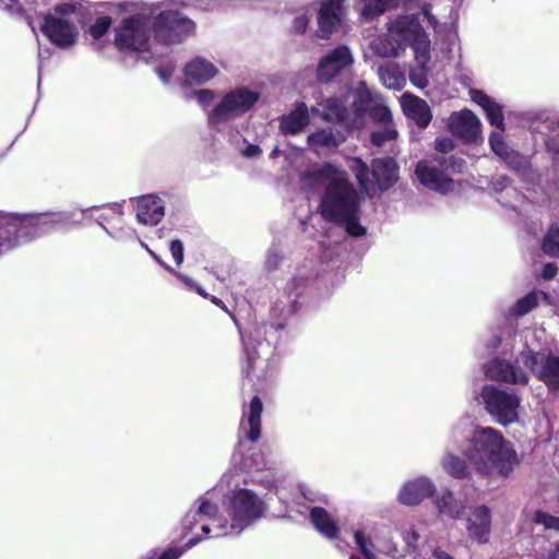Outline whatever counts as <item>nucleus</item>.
I'll return each instance as SVG.
<instances>
[{"label": "nucleus", "mask_w": 559, "mask_h": 559, "mask_svg": "<svg viewBox=\"0 0 559 559\" xmlns=\"http://www.w3.org/2000/svg\"><path fill=\"white\" fill-rule=\"evenodd\" d=\"M195 503L197 506L191 507L182 518L181 526L188 534L199 525L204 536L191 537L183 547H168L157 559H179L186 550L197 546L204 538L238 537L264 519L269 512V504L263 496L241 487L238 483L225 493L222 512L217 504L204 497Z\"/></svg>", "instance_id": "1"}, {"label": "nucleus", "mask_w": 559, "mask_h": 559, "mask_svg": "<svg viewBox=\"0 0 559 559\" xmlns=\"http://www.w3.org/2000/svg\"><path fill=\"white\" fill-rule=\"evenodd\" d=\"M516 326L507 324L491 335L486 346L496 354L484 365V372L490 380L512 385H527L531 373L546 386L548 393H559V356L549 350L534 352L527 346L513 361L506 357L512 355Z\"/></svg>", "instance_id": "2"}, {"label": "nucleus", "mask_w": 559, "mask_h": 559, "mask_svg": "<svg viewBox=\"0 0 559 559\" xmlns=\"http://www.w3.org/2000/svg\"><path fill=\"white\" fill-rule=\"evenodd\" d=\"M299 178L301 187L311 192L323 188L319 212L325 221L344 225L353 237L367 233L359 223L360 197L346 171L332 163H323L302 171Z\"/></svg>", "instance_id": "3"}, {"label": "nucleus", "mask_w": 559, "mask_h": 559, "mask_svg": "<svg viewBox=\"0 0 559 559\" xmlns=\"http://www.w3.org/2000/svg\"><path fill=\"white\" fill-rule=\"evenodd\" d=\"M92 206L53 213L17 215L0 212V254L71 224H80Z\"/></svg>", "instance_id": "4"}, {"label": "nucleus", "mask_w": 559, "mask_h": 559, "mask_svg": "<svg viewBox=\"0 0 559 559\" xmlns=\"http://www.w3.org/2000/svg\"><path fill=\"white\" fill-rule=\"evenodd\" d=\"M463 453L475 472L487 479L507 478L519 463L511 442L491 427L475 429Z\"/></svg>", "instance_id": "5"}, {"label": "nucleus", "mask_w": 559, "mask_h": 559, "mask_svg": "<svg viewBox=\"0 0 559 559\" xmlns=\"http://www.w3.org/2000/svg\"><path fill=\"white\" fill-rule=\"evenodd\" d=\"M169 5L187 7L185 0H166L150 4L153 39L164 46L181 45L197 33V23L183 12Z\"/></svg>", "instance_id": "6"}, {"label": "nucleus", "mask_w": 559, "mask_h": 559, "mask_svg": "<svg viewBox=\"0 0 559 559\" xmlns=\"http://www.w3.org/2000/svg\"><path fill=\"white\" fill-rule=\"evenodd\" d=\"M260 98V92L247 85L229 88L209 111V126L215 130H221L225 124L251 112Z\"/></svg>", "instance_id": "7"}, {"label": "nucleus", "mask_w": 559, "mask_h": 559, "mask_svg": "<svg viewBox=\"0 0 559 559\" xmlns=\"http://www.w3.org/2000/svg\"><path fill=\"white\" fill-rule=\"evenodd\" d=\"M464 167L465 160L461 157L437 155L419 160L415 174L424 187L440 194H448L454 190L452 176L461 174Z\"/></svg>", "instance_id": "8"}, {"label": "nucleus", "mask_w": 559, "mask_h": 559, "mask_svg": "<svg viewBox=\"0 0 559 559\" xmlns=\"http://www.w3.org/2000/svg\"><path fill=\"white\" fill-rule=\"evenodd\" d=\"M153 40L148 7L122 19L115 28V46L123 52H152Z\"/></svg>", "instance_id": "9"}, {"label": "nucleus", "mask_w": 559, "mask_h": 559, "mask_svg": "<svg viewBox=\"0 0 559 559\" xmlns=\"http://www.w3.org/2000/svg\"><path fill=\"white\" fill-rule=\"evenodd\" d=\"M389 38L401 50L411 47L415 60L427 63L430 60V39L415 15L397 16L389 24Z\"/></svg>", "instance_id": "10"}, {"label": "nucleus", "mask_w": 559, "mask_h": 559, "mask_svg": "<svg viewBox=\"0 0 559 559\" xmlns=\"http://www.w3.org/2000/svg\"><path fill=\"white\" fill-rule=\"evenodd\" d=\"M263 411V404L259 396H253L248 411H243V416L239 428V442L237 452L242 456V468L247 472L250 471H262L266 468L267 463L262 452L257 449H252L250 453H243L245 442H255L261 436V414Z\"/></svg>", "instance_id": "11"}, {"label": "nucleus", "mask_w": 559, "mask_h": 559, "mask_svg": "<svg viewBox=\"0 0 559 559\" xmlns=\"http://www.w3.org/2000/svg\"><path fill=\"white\" fill-rule=\"evenodd\" d=\"M241 341L246 356L245 372L253 385L273 376L274 362L270 358L272 354L271 344L262 340V329L254 328L249 335L240 331Z\"/></svg>", "instance_id": "12"}, {"label": "nucleus", "mask_w": 559, "mask_h": 559, "mask_svg": "<svg viewBox=\"0 0 559 559\" xmlns=\"http://www.w3.org/2000/svg\"><path fill=\"white\" fill-rule=\"evenodd\" d=\"M349 167L365 193H369L376 186L380 190H386L397 179V165L391 157L373 159L371 170L361 158L355 157Z\"/></svg>", "instance_id": "13"}, {"label": "nucleus", "mask_w": 559, "mask_h": 559, "mask_svg": "<svg viewBox=\"0 0 559 559\" xmlns=\"http://www.w3.org/2000/svg\"><path fill=\"white\" fill-rule=\"evenodd\" d=\"M480 397L485 409L498 424L507 426L518 421L521 399L513 391L486 384L480 391Z\"/></svg>", "instance_id": "14"}, {"label": "nucleus", "mask_w": 559, "mask_h": 559, "mask_svg": "<svg viewBox=\"0 0 559 559\" xmlns=\"http://www.w3.org/2000/svg\"><path fill=\"white\" fill-rule=\"evenodd\" d=\"M354 61V55L348 46H336L320 59L317 67L318 80L324 83L333 81L336 76L348 72Z\"/></svg>", "instance_id": "15"}, {"label": "nucleus", "mask_w": 559, "mask_h": 559, "mask_svg": "<svg viewBox=\"0 0 559 559\" xmlns=\"http://www.w3.org/2000/svg\"><path fill=\"white\" fill-rule=\"evenodd\" d=\"M40 29L53 45L63 49L72 47L79 36V31L73 20L57 17L52 13H48L43 17Z\"/></svg>", "instance_id": "16"}, {"label": "nucleus", "mask_w": 559, "mask_h": 559, "mask_svg": "<svg viewBox=\"0 0 559 559\" xmlns=\"http://www.w3.org/2000/svg\"><path fill=\"white\" fill-rule=\"evenodd\" d=\"M448 128L452 134L461 138L465 143H473L480 134L481 122L473 111L463 109L449 117Z\"/></svg>", "instance_id": "17"}, {"label": "nucleus", "mask_w": 559, "mask_h": 559, "mask_svg": "<svg viewBox=\"0 0 559 559\" xmlns=\"http://www.w3.org/2000/svg\"><path fill=\"white\" fill-rule=\"evenodd\" d=\"M316 276L313 262L305 261L297 267L296 273L292 280L286 284L284 293L287 297L289 308L286 310L287 314H293L298 309V298L302 295L308 283Z\"/></svg>", "instance_id": "18"}, {"label": "nucleus", "mask_w": 559, "mask_h": 559, "mask_svg": "<svg viewBox=\"0 0 559 559\" xmlns=\"http://www.w3.org/2000/svg\"><path fill=\"white\" fill-rule=\"evenodd\" d=\"M345 0H320L318 10L317 35L321 39H329L336 26L341 23L342 7Z\"/></svg>", "instance_id": "19"}, {"label": "nucleus", "mask_w": 559, "mask_h": 559, "mask_svg": "<svg viewBox=\"0 0 559 559\" xmlns=\"http://www.w3.org/2000/svg\"><path fill=\"white\" fill-rule=\"evenodd\" d=\"M379 96L373 95L365 82H360L355 91L349 108V128H361Z\"/></svg>", "instance_id": "20"}, {"label": "nucleus", "mask_w": 559, "mask_h": 559, "mask_svg": "<svg viewBox=\"0 0 559 559\" xmlns=\"http://www.w3.org/2000/svg\"><path fill=\"white\" fill-rule=\"evenodd\" d=\"M436 492L433 481L425 476L406 481L399 492V501L405 506H417Z\"/></svg>", "instance_id": "21"}, {"label": "nucleus", "mask_w": 559, "mask_h": 559, "mask_svg": "<svg viewBox=\"0 0 559 559\" xmlns=\"http://www.w3.org/2000/svg\"><path fill=\"white\" fill-rule=\"evenodd\" d=\"M466 531L468 536L479 544H486L489 540L491 511L487 506H478L472 511L466 519Z\"/></svg>", "instance_id": "22"}, {"label": "nucleus", "mask_w": 559, "mask_h": 559, "mask_svg": "<svg viewBox=\"0 0 559 559\" xmlns=\"http://www.w3.org/2000/svg\"><path fill=\"white\" fill-rule=\"evenodd\" d=\"M401 106L404 115L419 129H426L431 122L432 112L425 99L404 93L401 97Z\"/></svg>", "instance_id": "23"}, {"label": "nucleus", "mask_w": 559, "mask_h": 559, "mask_svg": "<svg viewBox=\"0 0 559 559\" xmlns=\"http://www.w3.org/2000/svg\"><path fill=\"white\" fill-rule=\"evenodd\" d=\"M165 216L163 200L155 194H146L136 200V219L142 225H157Z\"/></svg>", "instance_id": "24"}, {"label": "nucleus", "mask_w": 559, "mask_h": 559, "mask_svg": "<svg viewBox=\"0 0 559 559\" xmlns=\"http://www.w3.org/2000/svg\"><path fill=\"white\" fill-rule=\"evenodd\" d=\"M310 111L313 115H320L326 121H337L349 128V109L340 97L322 99L318 107H311Z\"/></svg>", "instance_id": "25"}, {"label": "nucleus", "mask_w": 559, "mask_h": 559, "mask_svg": "<svg viewBox=\"0 0 559 559\" xmlns=\"http://www.w3.org/2000/svg\"><path fill=\"white\" fill-rule=\"evenodd\" d=\"M218 69L210 60L197 57L183 68L185 80L189 84L201 85L213 79Z\"/></svg>", "instance_id": "26"}, {"label": "nucleus", "mask_w": 559, "mask_h": 559, "mask_svg": "<svg viewBox=\"0 0 559 559\" xmlns=\"http://www.w3.org/2000/svg\"><path fill=\"white\" fill-rule=\"evenodd\" d=\"M469 96L475 104L483 108L489 123L497 130L504 131L502 106L480 90L472 88Z\"/></svg>", "instance_id": "27"}, {"label": "nucleus", "mask_w": 559, "mask_h": 559, "mask_svg": "<svg viewBox=\"0 0 559 559\" xmlns=\"http://www.w3.org/2000/svg\"><path fill=\"white\" fill-rule=\"evenodd\" d=\"M310 123L309 109L304 102L297 103L295 109L280 119V129L284 135H295Z\"/></svg>", "instance_id": "28"}, {"label": "nucleus", "mask_w": 559, "mask_h": 559, "mask_svg": "<svg viewBox=\"0 0 559 559\" xmlns=\"http://www.w3.org/2000/svg\"><path fill=\"white\" fill-rule=\"evenodd\" d=\"M345 134L331 127L312 132L307 138L308 145L316 152L321 148H333L345 142Z\"/></svg>", "instance_id": "29"}, {"label": "nucleus", "mask_w": 559, "mask_h": 559, "mask_svg": "<svg viewBox=\"0 0 559 559\" xmlns=\"http://www.w3.org/2000/svg\"><path fill=\"white\" fill-rule=\"evenodd\" d=\"M400 0H357L355 10L364 21H373L386 11L397 7Z\"/></svg>", "instance_id": "30"}, {"label": "nucleus", "mask_w": 559, "mask_h": 559, "mask_svg": "<svg viewBox=\"0 0 559 559\" xmlns=\"http://www.w3.org/2000/svg\"><path fill=\"white\" fill-rule=\"evenodd\" d=\"M310 520L314 527L325 537L335 538L338 527L325 509L314 507L310 511Z\"/></svg>", "instance_id": "31"}, {"label": "nucleus", "mask_w": 559, "mask_h": 559, "mask_svg": "<svg viewBox=\"0 0 559 559\" xmlns=\"http://www.w3.org/2000/svg\"><path fill=\"white\" fill-rule=\"evenodd\" d=\"M378 76L383 86L389 90L401 91L405 85V75L395 63L380 66Z\"/></svg>", "instance_id": "32"}, {"label": "nucleus", "mask_w": 559, "mask_h": 559, "mask_svg": "<svg viewBox=\"0 0 559 559\" xmlns=\"http://www.w3.org/2000/svg\"><path fill=\"white\" fill-rule=\"evenodd\" d=\"M436 507L440 515L450 519L461 518L465 510L463 502L457 500L451 491L442 493V496L436 500Z\"/></svg>", "instance_id": "33"}, {"label": "nucleus", "mask_w": 559, "mask_h": 559, "mask_svg": "<svg viewBox=\"0 0 559 559\" xmlns=\"http://www.w3.org/2000/svg\"><path fill=\"white\" fill-rule=\"evenodd\" d=\"M443 469L456 479H465L469 476V469L465 460L453 453H447L442 459Z\"/></svg>", "instance_id": "34"}, {"label": "nucleus", "mask_w": 559, "mask_h": 559, "mask_svg": "<svg viewBox=\"0 0 559 559\" xmlns=\"http://www.w3.org/2000/svg\"><path fill=\"white\" fill-rule=\"evenodd\" d=\"M540 295H543V293L539 292H531L526 294L508 310L509 316L519 318L527 314L538 305Z\"/></svg>", "instance_id": "35"}, {"label": "nucleus", "mask_w": 559, "mask_h": 559, "mask_svg": "<svg viewBox=\"0 0 559 559\" xmlns=\"http://www.w3.org/2000/svg\"><path fill=\"white\" fill-rule=\"evenodd\" d=\"M543 252L550 258H559V225L552 223L542 240Z\"/></svg>", "instance_id": "36"}, {"label": "nucleus", "mask_w": 559, "mask_h": 559, "mask_svg": "<svg viewBox=\"0 0 559 559\" xmlns=\"http://www.w3.org/2000/svg\"><path fill=\"white\" fill-rule=\"evenodd\" d=\"M502 160L506 165L515 171L519 176L524 178L526 174L530 171V163L528 160L518 152L511 150Z\"/></svg>", "instance_id": "37"}, {"label": "nucleus", "mask_w": 559, "mask_h": 559, "mask_svg": "<svg viewBox=\"0 0 559 559\" xmlns=\"http://www.w3.org/2000/svg\"><path fill=\"white\" fill-rule=\"evenodd\" d=\"M373 122L381 124H392L393 118L390 108L382 102L379 97L376 104L373 105L369 116Z\"/></svg>", "instance_id": "38"}, {"label": "nucleus", "mask_w": 559, "mask_h": 559, "mask_svg": "<svg viewBox=\"0 0 559 559\" xmlns=\"http://www.w3.org/2000/svg\"><path fill=\"white\" fill-rule=\"evenodd\" d=\"M397 136V131L392 124H382L379 130H374L370 134V141L376 146H382L385 142L392 141Z\"/></svg>", "instance_id": "39"}, {"label": "nucleus", "mask_w": 559, "mask_h": 559, "mask_svg": "<svg viewBox=\"0 0 559 559\" xmlns=\"http://www.w3.org/2000/svg\"><path fill=\"white\" fill-rule=\"evenodd\" d=\"M533 521L544 530L559 533V516L551 515L543 510H536L533 515Z\"/></svg>", "instance_id": "40"}, {"label": "nucleus", "mask_w": 559, "mask_h": 559, "mask_svg": "<svg viewBox=\"0 0 559 559\" xmlns=\"http://www.w3.org/2000/svg\"><path fill=\"white\" fill-rule=\"evenodd\" d=\"M417 62V66L411 68L409 80L418 88H425L428 85L427 63Z\"/></svg>", "instance_id": "41"}, {"label": "nucleus", "mask_w": 559, "mask_h": 559, "mask_svg": "<svg viewBox=\"0 0 559 559\" xmlns=\"http://www.w3.org/2000/svg\"><path fill=\"white\" fill-rule=\"evenodd\" d=\"M355 543L365 557V559H376V555L373 552V543L369 537L365 535L362 531H356L354 533Z\"/></svg>", "instance_id": "42"}, {"label": "nucleus", "mask_w": 559, "mask_h": 559, "mask_svg": "<svg viewBox=\"0 0 559 559\" xmlns=\"http://www.w3.org/2000/svg\"><path fill=\"white\" fill-rule=\"evenodd\" d=\"M503 131H492L489 136V144L492 152L498 155L501 159L512 150L503 141Z\"/></svg>", "instance_id": "43"}, {"label": "nucleus", "mask_w": 559, "mask_h": 559, "mask_svg": "<svg viewBox=\"0 0 559 559\" xmlns=\"http://www.w3.org/2000/svg\"><path fill=\"white\" fill-rule=\"evenodd\" d=\"M53 14L57 17H68L70 15H81L82 13V4L79 2H66L57 4L53 9Z\"/></svg>", "instance_id": "44"}, {"label": "nucleus", "mask_w": 559, "mask_h": 559, "mask_svg": "<svg viewBox=\"0 0 559 559\" xmlns=\"http://www.w3.org/2000/svg\"><path fill=\"white\" fill-rule=\"evenodd\" d=\"M110 16H100L91 25L88 33L94 39L102 38L111 25Z\"/></svg>", "instance_id": "45"}, {"label": "nucleus", "mask_w": 559, "mask_h": 559, "mask_svg": "<svg viewBox=\"0 0 559 559\" xmlns=\"http://www.w3.org/2000/svg\"><path fill=\"white\" fill-rule=\"evenodd\" d=\"M282 260H283L282 251L280 250V248L276 245H272L266 253L265 267L269 271H274L278 267Z\"/></svg>", "instance_id": "46"}, {"label": "nucleus", "mask_w": 559, "mask_h": 559, "mask_svg": "<svg viewBox=\"0 0 559 559\" xmlns=\"http://www.w3.org/2000/svg\"><path fill=\"white\" fill-rule=\"evenodd\" d=\"M105 233L117 241H127L133 238H138L135 231L129 227H119L116 229L105 228Z\"/></svg>", "instance_id": "47"}, {"label": "nucleus", "mask_w": 559, "mask_h": 559, "mask_svg": "<svg viewBox=\"0 0 559 559\" xmlns=\"http://www.w3.org/2000/svg\"><path fill=\"white\" fill-rule=\"evenodd\" d=\"M400 48L396 44L388 37V44L379 43L374 45V52L381 57H397L400 55Z\"/></svg>", "instance_id": "48"}, {"label": "nucleus", "mask_w": 559, "mask_h": 559, "mask_svg": "<svg viewBox=\"0 0 559 559\" xmlns=\"http://www.w3.org/2000/svg\"><path fill=\"white\" fill-rule=\"evenodd\" d=\"M512 183V180L510 177L506 176V175H499V176H496L493 177L490 182H489V188L495 192V193H500L502 191H504L506 189H508Z\"/></svg>", "instance_id": "49"}, {"label": "nucleus", "mask_w": 559, "mask_h": 559, "mask_svg": "<svg viewBox=\"0 0 559 559\" xmlns=\"http://www.w3.org/2000/svg\"><path fill=\"white\" fill-rule=\"evenodd\" d=\"M121 214V206L114 205L104 210L99 215L95 217V222L105 230L107 228L105 223L111 219L115 215Z\"/></svg>", "instance_id": "50"}, {"label": "nucleus", "mask_w": 559, "mask_h": 559, "mask_svg": "<svg viewBox=\"0 0 559 559\" xmlns=\"http://www.w3.org/2000/svg\"><path fill=\"white\" fill-rule=\"evenodd\" d=\"M194 96L203 109H206L213 103V100L215 98L214 91L209 90V88H203V90L197 91L194 93Z\"/></svg>", "instance_id": "51"}, {"label": "nucleus", "mask_w": 559, "mask_h": 559, "mask_svg": "<svg viewBox=\"0 0 559 559\" xmlns=\"http://www.w3.org/2000/svg\"><path fill=\"white\" fill-rule=\"evenodd\" d=\"M454 141L450 138H437L435 141V150L439 153H450L454 150Z\"/></svg>", "instance_id": "52"}, {"label": "nucleus", "mask_w": 559, "mask_h": 559, "mask_svg": "<svg viewBox=\"0 0 559 559\" xmlns=\"http://www.w3.org/2000/svg\"><path fill=\"white\" fill-rule=\"evenodd\" d=\"M402 535L404 542L409 548H415L420 537L419 533L413 526L403 530Z\"/></svg>", "instance_id": "53"}, {"label": "nucleus", "mask_w": 559, "mask_h": 559, "mask_svg": "<svg viewBox=\"0 0 559 559\" xmlns=\"http://www.w3.org/2000/svg\"><path fill=\"white\" fill-rule=\"evenodd\" d=\"M170 253L175 262L180 265L183 262V245L180 240L174 239L170 242Z\"/></svg>", "instance_id": "54"}, {"label": "nucleus", "mask_w": 559, "mask_h": 559, "mask_svg": "<svg viewBox=\"0 0 559 559\" xmlns=\"http://www.w3.org/2000/svg\"><path fill=\"white\" fill-rule=\"evenodd\" d=\"M309 25V19L306 14L296 16L293 21V29L298 34H302L307 31Z\"/></svg>", "instance_id": "55"}, {"label": "nucleus", "mask_w": 559, "mask_h": 559, "mask_svg": "<svg viewBox=\"0 0 559 559\" xmlns=\"http://www.w3.org/2000/svg\"><path fill=\"white\" fill-rule=\"evenodd\" d=\"M558 272V266L554 262H548L544 265L542 271V277L546 281L552 280Z\"/></svg>", "instance_id": "56"}, {"label": "nucleus", "mask_w": 559, "mask_h": 559, "mask_svg": "<svg viewBox=\"0 0 559 559\" xmlns=\"http://www.w3.org/2000/svg\"><path fill=\"white\" fill-rule=\"evenodd\" d=\"M262 153L261 148L255 144H249L242 151V155L248 158H253L259 156Z\"/></svg>", "instance_id": "57"}, {"label": "nucleus", "mask_w": 559, "mask_h": 559, "mask_svg": "<svg viewBox=\"0 0 559 559\" xmlns=\"http://www.w3.org/2000/svg\"><path fill=\"white\" fill-rule=\"evenodd\" d=\"M194 7L205 11H212L219 7V2L218 0H200L198 4H194Z\"/></svg>", "instance_id": "58"}, {"label": "nucleus", "mask_w": 559, "mask_h": 559, "mask_svg": "<svg viewBox=\"0 0 559 559\" xmlns=\"http://www.w3.org/2000/svg\"><path fill=\"white\" fill-rule=\"evenodd\" d=\"M50 49L49 48H40L38 49V60H39V66H38V71L40 72L41 70V62L43 60H47L50 58ZM40 83V76L38 78V84Z\"/></svg>", "instance_id": "59"}, {"label": "nucleus", "mask_w": 559, "mask_h": 559, "mask_svg": "<svg viewBox=\"0 0 559 559\" xmlns=\"http://www.w3.org/2000/svg\"><path fill=\"white\" fill-rule=\"evenodd\" d=\"M469 433H471V428L468 427V423H466L463 428H461V426H459L453 431L455 439H457L459 437L466 438L469 436Z\"/></svg>", "instance_id": "60"}, {"label": "nucleus", "mask_w": 559, "mask_h": 559, "mask_svg": "<svg viewBox=\"0 0 559 559\" xmlns=\"http://www.w3.org/2000/svg\"><path fill=\"white\" fill-rule=\"evenodd\" d=\"M432 556L435 559H453L449 552L439 547L432 551Z\"/></svg>", "instance_id": "61"}, {"label": "nucleus", "mask_w": 559, "mask_h": 559, "mask_svg": "<svg viewBox=\"0 0 559 559\" xmlns=\"http://www.w3.org/2000/svg\"><path fill=\"white\" fill-rule=\"evenodd\" d=\"M176 276H178L187 286H189L190 288H193L195 287V285L198 284L197 282H194L192 278L183 275V274H180V273H176V272H173Z\"/></svg>", "instance_id": "62"}, {"label": "nucleus", "mask_w": 559, "mask_h": 559, "mask_svg": "<svg viewBox=\"0 0 559 559\" xmlns=\"http://www.w3.org/2000/svg\"><path fill=\"white\" fill-rule=\"evenodd\" d=\"M158 76L164 83H168L170 80V73L162 69L158 70Z\"/></svg>", "instance_id": "63"}, {"label": "nucleus", "mask_w": 559, "mask_h": 559, "mask_svg": "<svg viewBox=\"0 0 559 559\" xmlns=\"http://www.w3.org/2000/svg\"><path fill=\"white\" fill-rule=\"evenodd\" d=\"M545 559H559V545Z\"/></svg>", "instance_id": "64"}]
</instances>
